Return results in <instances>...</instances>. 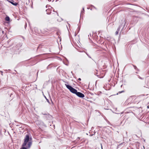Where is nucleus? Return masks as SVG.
Listing matches in <instances>:
<instances>
[{"label": "nucleus", "instance_id": "6e6552de", "mask_svg": "<svg viewBox=\"0 0 149 149\" xmlns=\"http://www.w3.org/2000/svg\"><path fill=\"white\" fill-rule=\"evenodd\" d=\"M84 8H83V10H82L81 11V14H82L83 13H84Z\"/></svg>", "mask_w": 149, "mask_h": 149}, {"label": "nucleus", "instance_id": "dca6fc26", "mask_svg": "<svg viewBox=\"0 0 149 149\" xmlns=\"http://www.w3.org/2000/svg\"><path fill=\"white\" fill-rule=\"evenodd\" d=\"M86 54L88 56V57L90 58H91V56H89L88 54L87 53H86Z\"/></svg>", "mask_w": 149, "mask_h": 149}, {"label": "nucleus", "instance_id": "6ab92c4d", "mask_svg": "<svg viewBox=\"0 0 149 149\" xmlns=\"http://www.w3.org/2000/svg\"><path fill=\"white\" fill-rule=\"evenodd\" d=\"M78 80L79 81H81V79L80 78H79L78 79Z\"/></svg>", "mask_w": 149, "mask_h": 149}, {"label": "nucleus", "instance_id": "20e7f679", "mask_svg": "<svg viewBox=\"0 0 149 149\" xmlns=\"http://www.w3.org/2000/svg\"><path fill=\"white\" fill-rule=\"evenodd\" d=\"M76 94L78 96L80 97L83 98L84 97V95L83 94L80 92H77Z\"/></svg>", "mask_w": 149, "mask_h": 149}, {"label": "nucleus", "instance_id": "39448f33", "mask_svg": "<svg viewBox=\"0 0 149 149\" xmlns=\"http://www.w3.org/2000/svg\"><path fill=\"white\" fill-rule=\"evenodd\" d=\"M7 1L11 3L12 5L15 6H16L18 4L17 3L15 2L13 0H7Z\"/></svg>", "mask_w": 149, "mask_h": 149}, {"label": "nucleus", "instance_id": "9d476101", "mask_svg": "<svg viewBox=\"0 0 149 149\" xmlns=\"http://www.w3.org/2000/svg\"><path fill=\"white\" fill-rule=\"evenodd\" d=\"M96 72H95V75L97 76H98V75H97V74H98L97 73V72H98V71L97 70H96Z\"/></svg>", "mask_w": 149, "mask_h": 149}, {"label": "nucleus", "instance_id": "7ed1b4c3", "mask_svg": "<svg viewBox=\"0 0 149 149\" xmlns=\"http://www.w3.org/2000/svg\"><path fill=\"white\" fill-rule=\"evenodd\" d=\"M65 85L66 86L67 88H68L70 91L72 93L76 94L77 93V91L75 89L73 88L71 86L67 85L66 84H65Z\"/></svg>", "mask_w": 149, "mask_h": 149}, {"label": "nucleus", "instance_id": "2eb2a0df", "mask_svg": "<svg viewBox=\"0 0 149 149\" xmlns=\"http://www.w3.org/2000/svg\"><path fill=\"white\" fill-rule=\"evenodd\" d=\"M45 97L46 99V100H47V102L49 103V100H48V99H47V98H46V97Z\"/></svg>", "mask_w": 149, "mask_h": 149}, {"label": "nucleus", "instance_id": "5701e85b", "mask_svg": "<svg viewBox=\"0 0 149 149\" xmlns=\"http://www.w3.org/2000/svg\"><path fill=\"white\" fill-rule=\"evenodd\" d=\"M122 143H121L120 144V145H122Z\"/></svg>", "mask_w": 149, "mask_h": 149}, {"label": "nucleus", "instance_id": "f03ea898", "mask_svg": "<svg viewBox=\"0 0 149 149\" xmlns=\"http://www.w3.org/2000/svg\"><path fill=\"white\" fill-rule=\"evenodd\" d=\"M121 22L122 23V24H121L120 25L117 29V31L116 32V34L118 35V32L120 31V29L121 26H123V24H124L123 25V27L122 28V30L123 29L124 27L125 26V24H126V22L125 20H121Z\"/></svg>", "mask_w": 149, "mask_h": 149}, {"label": "nucleus", "instance_id": "a211bd4d", "mask_svg": "<svg viewBox=\"0 0 149 149\" xmlns=\"http://www.w3.org/2000/svg\"><path fill=\"white\" fill-rule=\"evenodd\" d=\"M80 139V138L79 137H78L77 138V140H79V139Z\"/></svg>", "mask_w": 149, "mask_h": 149}, {"label": "nucleus", "instance_id": "4468645a", "mask_svg": "<svg viewBox=\"0 0 149 149\" xmlns=\"http://www.w3.org/2000/svg\"><path fill=\"white\" fill-rule=\"evenodd\" d=\"M46 8H47L48 7H50V6H49V5H46Z\"/></svg>", "mask_w": 149, "mask_h": 149}, {"label": "nucleus", "instance_id": "f3484780", "mask_svg": "<svg viewBox=\"0 0 149 149\" xmlns=\"http://www.w3.org/2000/svg\"><path fill=\"white\" fill-rule=\"evenodd\" d=\"M124 92V91H120V92H119V93H122V92Z\"/></svg>", "mask_w": 149, "mask_h": 149}, {"label": "nucleus", "instance_id": "f257e3e1", "mask_svg": "<svg viewBox=\"0 0 149 149\" xmlns=\"http://www.w3.org/2000/svg\"><path fill=\"white\" fill-rule=\"evenodd\" d=\"M32 144V138L30 137L28 135H26L24 138V142L22 146H26L28 149H29L31 147Z\"/></svg>", "mask_w": 149, "mask_h": 149}, {"label": "nucleus", "instance_id": "ddd939ff", "mask_svg": "<svg viewBox=\"0 0 149 149\" xmlns=\"http://www.w3.org/2000/svg\"><path fill=\"white\" fill-rule=\"evenodd\" d=\"M51 65V64H50L48 65V66L47 67V69H48L49 68V66Z\"/></svg>", "mask_w": 149, "mask_h": 149}, {"label": "nucleus", "instance_id": "b1692460", "mask_svg": "<svg viewBox=\"0 0 149 149\" xmlns=\"http://www.w3.org/2000/svg\"><path fill=\"white\" fill-rule=\"evenodd\" d=\"M101 148H102V146H101Z\"/></svg>", "mask_w": 149, "mask_h": 149}, {"label": "nucleus", "instance_id": "4be33fe9", "mask_svg": "<svg viewBox=\"0 0 149 149\" xmlns=\"http://www.w3.org/2000/svg\"><path fill=\"white\" fill-rule=\"evenodd\" d=\"M48 1H51V0H48Z\"/></svg>", "mask_w": 149, "mask_h": 149}, {"label": "nucleus", "instance_id": "412c9836", "mask_svg": "<svg viewBox=\"0 0 149 149\" xmlns=\"http://www.w3.org/2000/svg\"><path fill=\"white\" fill-rule=\"evenodd\" d=\"M2 33H4V31H2Z\"/></svg>", "mask_w": 149, "mask_h": 149}, {"label": "nucleus", "instance_id": "393cba45", "mask_svg": "<svg viewBox=\"0 0 149 149\" xmlns=\"http://www.w3.org/2000/svg\"><path fill=\"white\" fill-rule=\"evenodd\" d=\"M147 108H149L148 106H147Z\"/></svg>", "mask_w": 149, "mask_h": 149}, {"label": "nucleus", "instance_id": "f8f14e48", "mask_svg": "<svg viewBox=\"0 0 149 149\" xmlns=\"http://www.w3.org/2000/svg\"><path fill=\"white\" fill-rule=\"evenodd\" d=\"M133 67H134V68L135 69H137V68L136 67V66H135V65H133Z\"/></svg>", "mask_w": 149, "mask_h": 149}, {"label": "nucleus", "instance_id": "9b49d317", "mask_svg": "<svg viewBox=\"0 0 149 149\" xmlns=\"http://www.w3.org/2000/svg\"><path fill=\"white\" fill-rule=\"evenodd\" d=\"M138 77L140 79H143V78H142V77H141L139 76V75H138Z\"/></svg>", "mask_w": 149, "mask_h": 149}, {"label": "nucleus", "instance_id": "aec40b11", "mask_svg": "<svg viewBox=\"0 0 149 149\" xmlns=\"http://www.w3.org/2000/svg\"><path fill=\"white\" fill-rule=\"evenodd\" d=\"M26 25H27V24H26V26H25V28H26Z\"/></svg>", "mask_w": 149, "mask_h": 149}, {"label": "nucleus", "instance_id": "423d86ee", "mask_svg": "<svg viewBox=\"0 0 149 149\" xmlns=\"http://www.w3.org/2000/svg\"><path fill=\"white\" fill-rule=\"evenodd\" d=\"M51 10L49 8L48 9L46 10V12L47 14H49L51 13Z\"/></svg>", "mask_w": 149, "mask_h": 149}, {"label": "nucleus", "instance_id": "0eeeda50", "mask_svg": "<svg viewBox=\"0 0 149 149\" xmlns=\"http://www.w3.org/2000/svg\"><path fill=\"white\" fill-rule=\"evenodd\" d=\"M5 20L7 21H9L10 20V18L8 16H6L5 18Z\"/></svg>", "mask_w": 149, "mask_h": 149}, {"label": "nucleus", "instance_id": "1a4fd4ad", "mask_svg": "<svg viewBox=\"0 0 149 149\" xmlns=\"http://www.w3.org/2000/svg\"><path fill=\"white\" fill-rule=\"evenodd\" d=\"M22 147L21 148V149H28L27 147H25V146H22Z\"/></svg>", "mask_w": 149, "mask_h": 149}]
</instances>
